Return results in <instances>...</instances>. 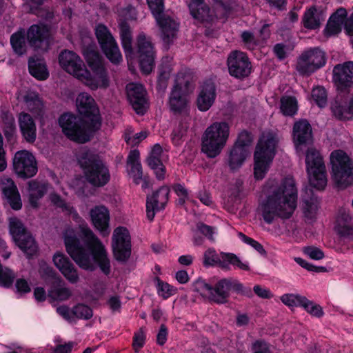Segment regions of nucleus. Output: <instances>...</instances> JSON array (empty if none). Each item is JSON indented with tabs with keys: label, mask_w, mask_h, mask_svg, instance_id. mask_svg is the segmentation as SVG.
<instances>
[{
	"label": "nucleus",
	"mask_w": 353,
	"mask_h": 353,
	"mask_svg": "<svg viewBox=\"0 0 353 353\" xmlns=\"http://www.w3.org/2000/svg\"><path fill=\"white\" fill-rule=\"evenodd\" d=\"M50 200L54 206L66 214L71 215L79 224L78 230L83 238L84 246L79 245L77 231L72 228L68 226L63 232L64 243L68 254L83 270L92 271L97 265L103 274H109L111 270L110 259L102 242L86 224L81 223L83 220L70 204L56 194H50Z\"/></svg>",
	"instance_id": "1"
},
{
	"label": "nucleus",
	"mask_w": 353,
	"mask_h": 353,
	"mask_svg": "<svg viewBox=\"0 0 353 353\" xmlns=\"http://www.w3.org/2000/svg\"><path fill=\"white\" fill-rule=\"evenodd\" d=\"M298 190L293 177L270 178L263 185L258 211L268 224L290 219L297 206Z\"/></svg>",
	"instance_id": "2"
},
{
	"label": "nucleus",
	"mask_w": 353,
	"mask_h": 353,
	"mask_svg": "<svg viewBox=\"0 0 353 353\" xmlns=\"http://www.w3.org/2000/svg\"><path fill=\"white\" fill-rule=\"evenodd\" d=\"M76 106L83 119L72 113H64L59 119L63 134L71 141L83 143L88 141L101 127L99 110L93 97L81 92L76 97Z\"/></svg>",
	"instance_id": "3"
},
{
	"label": "nucleus",
	"mask_w": 353,
	"mask_h": 353,
	"mask_svg": "<svg viewBox=\"0 0 353 353\" xmlns=\"http://www.w3.org/2000/svg\"><path fill=\"white\" fill-rule=\"evenodd\" d=\"M120 36L128 65L131 68L134 59H137L141 72L148 74L154 66L155 52L150 40L143 34L137 37V50L133 52L132 47V34L128 25L121 23Z\"/></svg>",
	"instance_id": "4"
},
{
	"label": "nucleus",
	"mask_w": 353,
	"mask_h": 353,
	"mask_svg": "<svg viewBox=\"0 0 353 353\" xmlns=\"http://www.w3.org/2000/svg\"><path fill=\"white\" fill-rule=\"evenodd\" d=\"M83 53L90 70L85 69L79 81L92 90L106 89L110 85V79L101 57L92 48L84 49Z\"/></svg>",
	"instance_id": "5"
},
{
	"label": "nucleus",
	"mask_w": 353,
	"mask_h": 353,
	"mask_svg": "<svg viewBox=\"0 0 353 353\" xmlns=\"http://www.w3.org/2000/svg\"><path fill=\"white\" fill-rule=\"evenodd\" d=\"M278 137L276 133L264 132L256 146L254 154V176L256 180L263 179L269 170L276 154Z\"/></svg>",
	"instance_id": "6"
},
{
	"label": "nucleus",
	"mask_w": 353,
	"mask_h": 353,
	"mask_svg": "<svg viewBox=\"0 0 353 353\" xmlns=\"http://www.w3.org/2000/svg\"><path fill=\"white\" fill-rule=\"evenodd\" d=\"M330 175L340 188L353 185V160L342 150H335L330 155Z\"/></svg>",
	"instance_id": "7"
},
{
	"label": "nucleus",
	"mask_w": 353,
	"mask_h": 353,
	"mask_svg": "<svg viewBox=\"0 0 353 353\" xmlns=\"http://www.w3.org/2000/svg\"><path fill=\"white\" fill-rule=\"evenodd\" d=\"M230 134L226 122H214L208 126L202 137L201 150L210 158L217 157L225 147Z\"/></svg>",
	"instance_id": "8"
},
{
	"label": "nucleus",
	"mask_w": 353,
	"mask_h": 353,
	"mask_svg": "<svg viewBox=\"0 0 353 353\" xmlns=\"http://www.w3.org/2000/svg\"><path fill=\"white\" fill-rule=\"evenodd\" d=\"M78 161L86 179L94 185H104L110 180L108 169L92 152L83 150L78 155Z\"/></svg>",
	"instance_id": "9"
},
{
	"label": "nucleus",
	"mask_w": 353,
	"mask_h": 353,
	"mask_svg": "<svg viewBox=\"0 0 353 353\" xmlns=\"http://www.w3.org/2000/svg\"><path fill=\"white\" fill-rule=\"evenodd\" d=\"M306 170L311 186L323 190L327 182L325 165L319 152L312 148L307 150L305 157Z\"/></svg>",
	"instance_id": "10"
},
{
	"label": "nucleus",
	"mask_w": 353,
	"mask_h": 353,
	"mask_svg": "<svg viewBox=\"0 0 353 353\" xmlns=\"http://www.w3.org/2000/svg\"><path fill=\"white\" fill-rule=\"evenodd\" d=\"M148 6L159 26L165 42H169L176 35L179 24L163 12V0H147Z\"/></svg>",
	"instance_id": "11"
},
{
	"label": "nucleus",
	"mask_w": 353,
	"mask_h": 353,
	"mask_svg": "<svg viewBox=\"0 0 353 353\" xmlns=\"http://www.w3.org/2000/svg\"><path fill=\"white\" fill-rule=\"evenodd\" d=\"M190 13L194 19L201 23H210L214 18H224L229 12L230 8L226 6L221 0L216 2L214 14L210 13L208 7L204 4L203 0H190L189 3Z\"/></svg>",
	"instance_id": "12"
},
{
	"label": "nucleus",
	"mask_w": 353,
	"mask_h": 353,
	"mask_svg": "<svg viewBox=\"0 0 353 353\" xmlns=\"http://www.w3.org/2000/svg\"><path fill=\"white\" fill-rule=\"evenodd\" d=\"M189 85L190 77L188 75L181 72L176 77L169 99V106L172 111L179 112L185 110L188 103L187 95L190 91Z\"/></svg>",
	"instance_id": "13"
},
{
	"label": "nucleus",
	"mask_w": 353,
	"mask_h": 353,
	"mask_svg": "<svg viewBox=\"0 0 353 353\" xmlns=\"http://www.w3.org/2000/svg\"><path fill=\"white\" fill-rule=\"evenodd\" d=\"M95 34L101 50L108 60L113 64L121 62V53L108 28L103 24H98L95 28Z\"/></svg>",
	"instance_id": "14"
},
{
	"label": "nucleus",
	"mask_w": 353,
	"mask_h": 353,
	"mask_svg": "<svg viewBox=\"0 0 353 353\" xmlns=\"http://www.w3.org/2000/svg\"><path fill=\"white\" fill-rule=\"evenodd\" d=\"M10 232L18 247L28 256L36 253L37 246L30 234L26 231L22 223L17 218H10Z\"/></svg>",
	"instance_id": "15"
},
{
	"label": "nucleus",
	"mask_w": 353,
	"mask_h": 353,
	"mask_svg": "<svg viewBox=\"0 0 353 353\" xmlns=\"http://www.w3.org/2000/svg\"><path fill=\"white\" fill-rule=\"evenodd\" d=\"M326 63L325 54L319 48L304 52L298 59L296 70L301 74L309 75Z\"/></svg>",
	"instance_id": "16"
},
{
	"label": "nucleus",
	"mask_w": 353,
	"mask_h": 353,
	"mask_svg": "<svg viewBox=\"0 0 353 353\" xmlns=\"http://www.w3.org/2000/svg\"><path fill=\"white\" fill-rule=\"evenodd\" d=\"M112 248L116 260L126 261L131 255V236L125 227L116 228L112 236Z\"/></svg>",
	"instance_id": "17"
},
{
	"label": "nucleus",
	"mask_w": 353,
	"mask_h": 353,
	"mask_svg": "<svg viewBox=\"0 0 353 353\" xmlns=\"http://www.w3.org/2000/svg\"><path fill=\"white\" fill-rule=\"evenodd\" d=\"M13 168L17 175L23 179L34 176L38 170L35 157L26 150L15 153L13 159Z\"/></svg>",
	"instance_id": "18"
},
{
	"label": "nucleus",
	"mask_w": 353,
	"mask_h": 353,
	"mask_svg": "<svg viewBox=\"0 0 353 353\" xmlns=\"http://www.w3.org/2000/svg\"><path fill=\"white\" fill-rule=\"evenodd\" d=\"M59 63L64 71L79 81L85 72L86 67L83 61L73 51H62L59 55Z\"/></svg>",
	"instance_id": "19"
},
{
	"label": "nucleus",
	"mask_w": 353,
	"mask_h": 353,
	"mask_svg": "<svg viewBox=\"0 0 353 353\" xmlns=\"http://www.w3.org/2000/svg\"><path fill=\"white\" fill-rule=\"evenodd\" d=\"M230 74L236 78L248 76L251 72V64L247 55L240 51H234L228 58Z\"/></svg>",
	"instance_id": "20"
},
{
	"label": "nucleus",
	"mask_w": 353,
	"mask_h": 353,
	"mask_svg": "<svg viewBox=\"0 0 353 353\" xmlns=\"http://www.w3.org/2000/svg\"><path fill=\"white\" fill-rule=\"evenodd\" d=\"M231 290L241 291L243 285L238 280L232 278L219 280L212 287V301L217 303H226Z\"/></svg>",
	"instance_id": "21"
},
{
	"label": "nucleus",
	"mask_w": 353,
	"mask_h": 353,
	"mask_svg": "<svg viewBox=\"0 0 353 353\" xmlns=\"http://www.w3.org/2000/svg\"><path fill=\"white\" fill-rule=\"evenodd\" d=\"M128 99L132 108L139 114H143L147 109L145 90L139 83H130L126 86Z\"/></svg>",
	"instance_id": "22"
},
{
	"label": "nucleus",
	"mask_w": 353,
	"mask_h": 353,
	"mask_svg": "<svg viewBox=\"0 0 353 353\" xmlns=\"http://www.w3.org/2000/svg\"><path fill=\"white\" fill-rule=\"evenodd\" d=\"M52 261L68 282L73 284L79 281V276L77 270L64 254L56 252L52 257Z\"/></svg>",
	"instance_id": "23"
},
{
	"label": "nucleus",
	"mask_w": 353,
	"mask_h": 353,
	"mask_svg": "<svg viewBox=\"0 0 353 353\" xmlns=\"http://www.w3.org/2000/svg\"><path fill=\"white\" fill-rule=\"evenodd\" d=\"M170 190L168 187H161L157 192L147 199L146 214L148 219L152 221L156 212L164 208L169 196Z\"/></svg>",
	"instance_id": "24"
},
{
	"label": "nucleus",
	"mask_w": 353,
	"mask_h": 353,
	"mask_svg": "<svg viewBox=\"0 0 353 353\" xmlns=\"http://www.w3.org/2000/svg\"><path fill=\"white\" fill-rule=\"evenodd\" d=\"M92 223L100 234L106 236L110 234V212L103 205L93 208L90 212Z\"/></svg>",
	"instance_id": "25"
},
{
	"label": "nucleus",
	"mask_w": 353,
	"mask_h": 353,
	"mask_svg": "<svg viewBox=\"0 0 353 353\" xmlns=\"http://www.w3.org/2000/svg\"><path fill=\"white\" fill-rule=\"evenodd\" d=\"M332 72L333 81L339 88L353 86V61L336 65Z\"/></svg>",
	"instance_id": "26"
},
{
	"label": "nucleus",
	"mask_w": 353,
	"mask_h": 353,
	"mask_svg": "<svg viewBox=\"0 0 353 353\" xmlns=\"http://www.w3.org/2000/svg\"><path fill=\"white\" fill-rule=\"evenodd\" d=\"M27 37L32 46L44 50L48 48L49 28L46 25H32L28 31Z\"/></svg>",
	"instance_id": "27"
},
{
	"label": "nucleus",
	"mask_w": 353,
	"mask_h": 353,
	"mask_svg": "<svg viewBox=\"0 0 353 353\" xmlns=\"http://www.w3.org/2000/svg\"><path fill=\"white\" fill-rule=\"evenodd\" d=\"M0 190L3 195L14 210H19L22 206L20 194L14 181L7 177L2 176L0 179Z\"/></svg>",
	"instance_id": "28"
},
{
	"label": "nucleus",
	"mask_w": 353,
	"mask_h": 353,
	"mask_svg": "<svg viewBox=\"0 0 353 353\" xmlns=\"http://www.w3.org/2000/svg\"><path fill=\"white\" fill-rule=\"evenodd\" d=\"M292 135L296 150H301L303 145L310 143L312 139L310 124L305 119L296 122L294 125Z\"/></svg>",
	"instance_id": "29"
},
{
	"label": "nucleus",
	"mask_w": 353,
	"mask_h": 353,
	"mask_svg": "<svg viewBox=\"0 0 353 353\" xmlns=\"http://www.w3.org/2000/svg\"><path fill=\"white\" fill-rule=\"evenodd\" d=\"M216 99L215 85L212 81L203 83L196 99V105L200 111L205 112L213 105Z\"/></svg>",
	"instance_id": "30"
},
{
	"label": "nucleus",
	"mask_w": 353,
	"mask_h": 353,
	"mask_svg": "<svg viewBox=\"0 0 353 353\" xmlns=\"http://www.w3.org/2000/svg\"><path fill=\"white\" fill-rule=\"evenodd\" d=\"M325 19L324 10L321 7L312 6L305 10L302 23L303 26L308 30H316L319 28Z\"/></svg>",
	"instance_id": "31"
},
{
	"label": "nucleus",
	"mask_w": 353,
	"mask_h": 353,
	"mask_svg": "<svg viewBox=\"0 0 353 353\" xmlns=\"http://www.w3.org/2000/svg\"><path fill=\"white\" fill-rule=\"evenodd\" d=\"M17 100L24 104V107L35 116H40L43 104L35 92L21 90L17 95Z\"/></svg>",
	"instance_id": "32"
},
{
	"label": "nucleus",
	"mask_w": 353,
	"mask_h": 353,
	"mask_svg": "<svg viewBox=\"0 0 353 353\" xmlns=\"http://www.w3.org/2000/svg\"><path fill=\"white\" fill-rule=\"evenodd\" d=\"M335 230L342 236L353 234V217L349 210L341 209L336 219Z\"/></svg>",
	"instance_id": "33"
},
{
	"label": "nucleus",
	"mask_w": 353,
	"mask_h": 353,
	"mask_svg": "<svg viewBox=\"0 0 353 353\" xmlns=\"http://www.w3.org/2000/svg\"><path fill=\"white\" fill-rule=\"evenodd\" d=\"M20 131L24 139L32 143L36 139L37 128L32 117L28 113L21 112L18 118Z\"/></svg>",
	"instance_id": "34"
},
{
	"label": "nucleus",
	"mask_w": 353,
	"mask_h": 353,
	"mask_svg": "<svg viewBox=\"0 0 353 353\" xmlns=\"http://www.w3.org/2000/svg\"><path fill=\"white\" fill-rule=\"evenodd\" d=\"M162 148L160 145L156 144L152 148L150 155L148 158V163L150 168L154 170L158 179L161 180L165 178V169L161 162Z\"/></svg>",
	"instance_id": "35"
},
{
	"label": "nucleus",
	"mask_w": 353,
	"mask_h": 353,
	"mask_svg": "<svg viewBox=\"0 0 353 353\" xmlns=\"http://www.w3.org/2000/svg\"><path fill=\"white\" fill-rule=\"evenodd\" d=\"M347 11L343 8H340L332 14L325 29L327 36H332L338 34L341 31L343 25L346 20Z\"/></svg>",
	"instance_id": "36"
},
{
	"label": "nucleus",
	"mask_w": 353,
	"mask_h": 353,
	"mask_svg": "<svg viewBox=\"0 0 353 353\" xmlns=\"http://www.w3.org/2000/svg\"><path fill=\"white\" fill-rule=\"evenodd\" d=\"M47 190L48 185L46 183L35 180L29 181L26 194L30 205L37 208L39 199L43 197Z\"/></svg>",
	"instance_id": "37"
},
{
	"label": "nucleus",
	"mask_w": 353,
	"mask_h": 353,
	"mask_svg": "<svg viewBox=\"0 0 353 353\" xmlns=\"http://www.w3.org/2000/svg\"><path fill=\"white\" fill-rule=\"evenodd\" d=\"M127 165L129 175L133 179L135 183H139L143 173L139 150H133L130 152L128 157Z\"/></svg>",
	"instance_id": "38"
},
{
	"label": "nucleus",
	"mask_w": 353,
	"mask_h": 353,
	"mask_svg": "<svg viewBox=\"0 0 353 353\" xmlns=\"http://www.w3.org/2000/svg\"><path fill=\"white\" fill-rule=\"evenodd\" d=\"M334 115L342 121L353 119V95L339 103H336L332 107Z\"/></svg>",
	"instance_id": "39"
},
{
	"label": "nucleus",
	"mask_w": 353,
	"mask_h": 353,
	"mask_svg": "<svg viewBox=\"0 0 353 353\" xmlns=\"http://www.w3.org/2000/svg\"><path fill=\"white\" fill-rule=\"evenodd\" d=\"M248 154V150L245 148L234 146L230 151L228 159L230 168L232 170H238L243 165Z\"/></svg>",
	"instance_id": "40"
},
{
	"label": "nucleus",
	"mask_w": 353,
	"mask_h": 353,
	"mask_svg": "<svg viewBox=\"0 0 353 353\" xmlns=\"http://www.w3.org/2000/svg\"><path fill=\"white\" fill-rule=\"evenodd\" d=\"M28 67L31 75L38 80H46L49 77V72L43 59L31 58Z\"/></svg>",
	"instance_id": "41"
},
{
	"label": "nucleus",
	"mask_w": 353,
	"mask_h": 353,
	"mask_svg": "<svg viewBox=\"0 0 353 353\" xmlns=\"http://www.w3.org/2000/svg\"><path fill=\"white\" fill-rule=\"evenodd\" d=\"M190 123V117H185L175 126L172 134V140L175 145H179L183 141V137L186 134Z\"/></svg>",
	"instance_id": "42"
},
{
	"label": "nucleus",
	"mask_w": 353,
	"mask_h": 353,
	"mask_svg": "<svg viewBox=\"0 0 353 353\" xmlns=\"http://www.w3.org/2000/svg\"><path fill=\"white\" fill-rule=\"evenodd\" d=\"M281 110L284 115H294L298 110L296 98L292 96L283 97L281 99Z\"/></svg>",
	"instance_id": "43"
},
{
	"label": "nucleus",
	"mask_w": 353,
	"mask_h": 353,
	"mask_svg": "<svg viewBox=\"0 0 353 353\" xmlns=\"http://www.w3.org/2000/svg\"><path fill=\"white\" fill-rule=\"evenodd\" d=\"M224 254L221 253L218 254L216 251L212 248L208 249L203 256V264L205 266H213L218 265L223 268H224V260L222 258V254Z\"/></svg>",
	"instance_id": "44"
},
{
	"label": "nucleus",
	"mask_w": 353,
	"mask_h": 353,
	"mask_svg": "<svg viewBox=\"0 0 353 353\" xmlns=\"http://www.w3.org/2000/svg\"><path fill=\"white\" fill-rule=\"evenodd\" d=\"M10 43L17 54H23L26 51L24 31L20 30L13 34L10 38Z\"/></svg>",
	"instance_id": "45"
},
{
	"label": "nucleus",
	"mask_w": 353,
	"mask_h": 353,
	"mask_svg": "<svg viewBox=\"0 0 353 353\" xmlns=\"http://www.w3.org/2000/svg\"><path fill=\"white\" fill-rule=\"evenodd\" d=\"M156 287L158 295L163 299H168L175 294L177 292V289L175 287L161 281L159 279H157Z\"/></svg>",
	"instance_id": "46"
},
{
	"label": "nucleus",
	"mask_w": 353,
	"mask_h": 353,
	"mask_svg": "<svg viewBox=\"0 0 353 353\" xmlns=\"http://www.w3.org/2000/svg\"><path fill=\"white\" fill-rule=\"evenodd\" d=\"M194 290L199 293L203 297L212 301V286L203 279L196 280L193 284Z\"/></svg>",
	"instance_id": "47"
},
{
	"label": "nucleus",
	"mask_w": 353,
	"mask_h": 353,
	"mask_svg": "<svg viewBox=\"0 0 353 353\" xmlns=\"http://www.w3.org/2000/svg\"><path fill=\"white\" fill-rule=\"evenodd\" d=\"M305 297L298 294H285L280 298L282 303L289 307H301Z\"/></svg>",
	"instance_id": "48"
},
{
	"label": "nucleus",
	"mask_w": 353,
	"mask_h": 353,
	"mask_svg": "<svg viewBox=\"0 0 353 353\" xmlns=\"http://www.w3.org/2000/svg\"><path fill=\"white\" fill-rule=\"evenodd\" d=\"M222 258L224 260V268H228L230 264L236 266L243 270H249V265L247 262L241 261L236 255L233 254H223Z\"/></svg>",
	"instance_id": "49"
},
{
	"label": "nucleus",
	"mask_w": 353,
	"mask_h": 353,
	"mask_svg": "<svg viewBox=\"0 0 353 353\" xmlns=\"http://www.w3.org/2000/svg\"><path fill=\"white\" fill-rule=\"evenodd\" d=\"M148 136L145 131H141L139 133L133 134L131 129H127L125 134V140L128 145L134 146L145 139Z\"/></svg>",
	"instance_id": "50"
},
{
	"label": "nucleus",
	"mask_w": 353,
	"mask_h": 353,
	"mask_svg": "<svg viewBox=\"0 0 353 353\" xmlns=\"http://www.w3.org/2000/svg\"><path fill=\"white\" fill-rule=\"evenodd\" d=\"M301 307L314 316L320 317L323 314L322 307L319 305L308 300L306 297H305Z\"/></svg>",
	"instance_id": "51"
},
{
	"label": "nucleus",
	"mask_w": 353,
	"mask_h": 353,
	"mask_svg": "<svg viewBox=\"0 0 353 353\" xmlns=\"http://www.w3.org/2000/svg\"><path fill=\"white\" fill-rule=\"evenodd\" d=\"M174 190L176 195L179 196V203L181 205L185 204L186 202H190L193 204L196 202L191 199L188 190L181 184H176L174 186Z\"/></svg>",
	"instance_id": "52"
},
{
	"label": "nucleus",
	"mask_w": 353,
	"mask_h": 353,
	"mask_svg": "<svg viewBox=\"0 0 353 353\" xmlns=\"http://www.w3.org/2000/svg\"><path fill=\"white\" fill-rule=\"evenodd\" d=\"M312 97L319 107L322 108L326 105L327 95L323 88L320 86L314 88L312 92Z\"/></svg>",
	"instance_id": "53"
},
{
	"label": "nucleus",
	"mask_w": 353,
	"mask_h": 353,
	"mask_svg": "<svg viewBox=\"0 0 353 353\" xmlns=\"http://www.w3.org/2000/svg\"><path fill=\"white\" fill-rule=\"evenodd\" d=\"M14 278V274L10 269L3 268L0 264V285L10 287Z\"/></svg>",
	"instance_id": "54"
},
{
	"label": "nucleus",
	"mask_w": 353,
	"mask_h": 353,
	"mask_svg": "<svg viewBox=\"0 0 353 353\" xmlns=\"http://www.w3.org/2000/svg\"><path fill=\"white\" fill-rule=\"evenodd\" d=\"M72 313L79 319H88L92 316V309L83 304H79L72 309Z\"/></svg>",
	"instance_id": "55"
},
{
	"label": "nucleus",
	"mask_w": 353,
	"mask_h": 353,
	"mask_svg": "<svg viewBox=\"0 0 353 353\" xmlns=\"http://www.w3.org/2000/svg\"><path fill=\"white\" fill-rule=\"evenodd\" d=\"M49 295L54 300L64 301L71 296V292L68 288H58L50 291Z\"/></svg>",
	"instance_id": "56"
},
{
	"label": "nucleus",
	"mask_w": 353,
	"mask_h": 353,
	"mask_svg": "<svg viewBox=\"0 0 353 353\" xmlns=\"http://www.w3.org/2000/svg\"><path fill=\"white\" fill-rule=\"evenodd\" d=\"M304 212L305 216L312 218L317 212L319 208V201L316 198H311L304 202Z\"/></svg>",
	"instance_id": "57"
},
{
	"label": "nucleus",
	"mask_w": 353,
	"mask_h": 353,
	"mask_svg": "<svg viewBox=\"0 0 353 353\" xmlns=\"http://www.w3.org/2000/svg\"><path fill=\"white\" fill-rule=\"evenodd\" d=\"M241 38L244 44L250 50H253L259 45V40L256 39L250 32H243Z\"/></svg>",
	"instance_id": "58"
},
{
	"label": "nucleus",
	"mask_w": 353,
	"mask_h": 353,
	"mask_svg": "<svg viewBox=\"0 0 353 353\" xmlns=\"http://www.w3.org/2000/svg\"><path fill=\"white\" fill-rule=\"evenodd\" d=\"M303 253L313 260H321L324 258L323 252L320 248L314 246L305 247Z\"/></svg>",
	"instance_id": "59"
},
{
	"label": "nucleus",
	"mask_w": 353,
	"mask_h": 353,
	"mask_svg": "<svg viewBox=\"0 0 353 353\" xmlns=\"http://www.w3.org/2000/svg\"><path fill=\"white\" fill-rule=\"evenodd\" d=\"M292 50L291 46L283 43H278L274 47V52L280 60L284 59Z\"/></svg>",
	"instance_id": "60"
},
{
	"label": "nucleus",
	"mask_w": 353,
	"mask_h": 353,
	"mask_svg": "<svg viewBox=\"0 0 353 353\" xmlns=\"http://www.w3.org/2000/svg\"><path fill=\"white\" fill-rule=\"evenodd\" d=\"M239 236L242 241L250 245L251 247H252L254 250H256L260 254H263L265 253V251L263 249L262 245L260 244L258 241L245 236V234H243L242 233H239Z\"/></svg>",
	"instance_id": "61"
},
{
	"label": "nucleus",
	"mask_w": 353,
	"mask_h": 353,
	"mask_svg": "<svg viewBox=\"0 0 353 353\" xmlns=\"http://www.w3.org/2000/svg\"><path fill=\"white\" fill-rule=\"evenodd\" d=\"M252 140L251 134L246 131H243L239 134L234 146L243 147L248 150V146L252 142Z\"/></svg>",
	"instance_id": "62"
},
{
	"label": "nucleus",
	"mask_w": 353,
	"mask_h": 353,
	"mask_svg": "<svg viewBox=\"0 0 353 353\" xmlns=\"http://www.w3.org/2000/svg\"><path fill=\"white\" fill-rule=\"evenodd\" d=\"M4 134L7 137L12 136L15 131L14 119L12 116H6L4 121Z\"/></svg>",
	"instance_id": "63"
},
{
	"label": "nucleus",
	"mask_w": 353,
	"mask_h": 353,
	"mask_svg": "<svg viewBox=\"0 0 353 353\" xmlns=\"http://www.w3.org/2000/svg\"><path fill=\"white\" fill-rule=\"evenodd\" d=\"M145 341V334L142 329L139 330L134 334V341H133V347L136 351L139 349L141 348Z\"/></svg>",
	"instance_id": "64"
}]
</instances>
